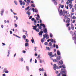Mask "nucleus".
Returning a JSON list of instances; mask_svg holds the SVG:
<instances>
[{
    "mask_svg": "<svg viewBox=\"0 0 76 76\" xmlns=\"http://www.w3.org/2000/svg\"><path fill=\"white\" fill-rule=\"evenodd\" d=\"M43 39H42L41 40V42L42 43H43L45 41V39L46 38V39H48L49 38V36L48 35V34L47 33H45V34H43Z\"/></svg>",
    "mask_w": 76,
    "mask_h": 76,
    "instance_id": "obj_2",
    "label": "nucleus"
},
{
    "mask_svg": "<svg viewBox=\"0 0 76 76\" xmlns=\"http://www.w3.org/2000/svg\"><path fill=\"white\" fill-rule=\"evenodd\" d=\"M53 53L52 52H48V54L49 56H51V58L53 57H54L53 55H52Z\"/></svg>",
    "mask_w": 76,
    "mask_h": 76,
    "instance_id": "obj_6",
    "label": "nucleus"
},
{
    "mask_svg": "<svg viewBox=\"0 0 76 76\" xmlns=\"http://www.w3.org/2000/svg\"><path fill=\"white\" fill-rule=\"evenodd\" d=\"M45 45H47L48 44V42H45Z\"/></svg>",
    "mask_w": 76,
    "mask_h": 76,
    "instance_id": "obj_49",
    "label": "nucleus"
},
{
    "mask_svg": "<svg viewBox=\"0 0 76 76\" xmlns=\"http://www.w3.org/2000/svg\"><path fill=\"white\" fill-rule=\"evenodd\" d=\"M50 36L51 38H52V37H53L52 34L51 33H50Z\"/></svg>",
    "mask_w": 76,
    "mask_h": 76,
    "instance_id": "obj_31",
    "label": "nucleus"
},
{
    "mask_svg": "<svg viewBox=\"0 0 76 76\" xmlns=\"http://www.w3.org/2000/svg\"><path fill=\"white\" fill-rule=\"evenodd\" d=\"M56 48L57 49L58 48V45H56Z\"/></svg>",
    "mask_w": 76,
    "mask_h": 76,
    "instance_id": "obj_50",
    "label": "nucleus"
},
{
    "mask_svg": "<svg viewBox=\"0 0 76 76\" xmlns=\"http://www.w3.org/2000/svg\"><path fill=\"white\" fill-rule=\"evenodd\" d=\"M72 18L73 19H76V17H75V16H74Z\"/></svg>",
    "mask_w": 76,
    "mask_h": 76,
    "instance_id": "obj_39",
    "label": "nucleus"
},
{
    "mask_svg": "<svg viewBox=\"0 0 76 76\" xmlns=\"http://www.w3.org/2000/svg\"><path fill=\"white\" fill-rule=\"evenodd\" d=\"M46 48L48 50H49V51L50 50V48L49 47H47V46H46Z\"/></svg>",
    "mask_w": 76,
    "mask_h": 76,
    "instance_id": "obj_27",
    "label": "nucleus"
},
{
    "mask_svg": "<svg viewBox=\"0 0 76 76\" xmlns=\"http://www.w3.org/2000/svg\"><path fill=\"white\" fill-rule=\"evenodd\" d=\"M51 45H52V43L51 42H50V43H49V46H51Z\"/></svg>",
    "mask_w": 76,
    "mask_h": 76,
    "instance_id": "obj_44",
    "label": "nucleus"
},
{
    "mask_svg": "<svg viewBox=\"0 0 76 76\" xmlns=\"http://www.w3.org/2000/svg\"><path fill=\"white\" fill-rule=\"evenodd\" d=\"M34 12H38V10H37V8H35V9H34Z\"/></svg>",
    "mask_w": 76,
    "mask_h": 76,
    "instance_id": "obj_33",
    "label": "nucleus"
},
{
    "mask_svg": "<svg viewBox=\"0 0 76 76\" xmlns=\"http://www.w3.org/2000/svg\"><path fill=\"white\" fill-rule=\"evenodd\" d=\"M43 33V31H40L39 33V34L40 35H42V33Z\"/></svg>",
    "mask_w": 76,
    "mask_h": 76,
    "instance_id": "obj_16",
    "label": "nucleus"
},
{
    "mask_svg": "<svg viewBox=\"0 0 76 76\" xmlns=\"http://www.w3.org/2000/svg\"><path fill=\"white\" fill-rule=\"evenodd\" d=\"M26 69L27 70V71H28L29 70V68H28V66H26Z\"/></svg>",
    "mask_w": 76,
    "mask_h": 76,
    "instance_id": "obj_38",
    "label": "nucleus"
},
{
    "mask_svg": "<svg viewBox=\"0 0 76 76\" xmlns=\"http://www.w3.org/2000/svg\"><path fill=\"white\" fill-rule=\"evenodd\" d=\"M26 14H28L29 16H30L31 13L29 12H27Z\"/></svg>",
    "mask_w": 76,
    "mask_h": 76,
    "instance_id": "obj_23",
    "label": "nucleus"
},
{
    "mask_svg": "<svg viewBox=\"0 0 76 76\" xmlns=\"http://www.w3.org/2000/svg\"><path fill=\"white\" fill-rule=\"evenodd\" d=\"M66 69H64V71H61L60 72V73L61 74H62L63 75L64 74H66Z\"/></svg>",
    "mask_w": 76,
    "mask_h": 76,
    "instance_id": "obj_5",
    "label": "nucleus"
},
{
    "mask_svg": "<svg viewBox=\"0 0 76 76\" xmlns=\"http://www.w3.org/2000/svg\"><path fill=\"white\" fill-rule=\"evenodd\" d=\"M30 2V0H27V3H29Z\"/></svg>",
    "mask_w": 76,
    "mask_h": 76,
    "instance_id": "obj_43",
    "label": "nucleus"
},
{
    "mask_svg": "<svg viewBox=\"0 0 76 76\" xmlns=\"http://www.w3.org/2000/svg\"><path fill=\"white\" fill-rule=\"evenodd\" d=\"M37 16L38 17L39 19L40 18V17H39V15L37 14Z\"/></svg>",
    "mask_w": 76,
    "mask_h": 76,
    "instance_id": "obj_53",
    "label": "nucleus"
},
{
    "mask_svg": "<svg viewBox=\"0 0 76 76\" xmlns=\"http://www.w3.org/2000/svg\"><path fill=\"white\" fill-rule=\"evenodd\" d=\"M62 76H66V75L65 74H64V75H62Z\"/></svg>",
    "mask_w": 76,
    "mask_h": 76,
    "instance_id": "obj_64",
    "label": "nucleus"
},
{
    "mask_svg": "<svg viewBox=\"0 0 76 76\" xmlns=\"http://www.w3.org/2000/svg\"><path fill=\"white\" fill-rule=\"evenodd\" d=\"M64 18L66 20H67L68 19L67 15V14H66L65 15H64Z\"/></svg>",
    "mask_w": 76,
    "mask_h": 76,
    "instance_id": "obj_15",
    "label": "nucleus"
},
{
    "mask_svg": "<svg viewBox=\"0 0 76 76\" xmlns=\"http://www.w3.org/2000/svg\"><path fill=\"white\" fill-rule=\"evenodd\" d=\"M72 39L73 40L75 39L74 42L75 44H76V36H74V37H72Z\"/></svg>",
    "mask_w": 76,
    "mask_h": 76,
    "instance_id": "obj_9",
    "label": "nucleus"
},
{
    "mask_svg": "<svg viewBox=\"0 0 76 76\" xmlns=\"http://www.w3.org/2000/svg\"><path fill=\"white\" fill-rule=\"evenodd\" d=\"M15 27H17L18 26V25H17V24H15Z\"/></svg>",
    "mask_w": 76,
    "mask_h": 76,
    "instance_id": "obj_51",
    "label": "nucleus"
},
{
    "mask_svg": "<svg viewBox=\"0 0 76 76\" xmlns=\"http://www.w3.org/2000/svg\"><path fill=\"white\" fill-rule=\"evenodd\" d=\"M61 8H63L64 7V5H61Z\"/></svg>",
    "mask_w": 76,
    "mask_h": 76,
    "instance_id": "obj_56",
    "label": "nucleus"
},
{
    "mask_svg": "<svg viewBox=\"0 0 76 76\" xmlns=\"http://www.w3.org/2000/svg\"><path fill=\"white\" fill-rule=\"evenodd\" d=\"M56 59L57 60L59 61L60 59V57L59 56H58Z\"/></svg>",
    "mask_w": 76,
    "mask_h": 76,
    "instance_id": "obj_17",
    "label": "nucleus"
},
{
    "mask_svg": "<svg viewBox=\"0 0 76 76\" xmlns=\"http://www.w3.org/2000/svg\"><path fill=\"white\" fill-rule=\"evenodd\" d=\"M74 34L75 35H76V31H75L74 32Z\"/></svg>",
    "mask_w": 76,
    "mask_h": 76,
    "instance_id": "obj_62",
    "label": "nucleus"
},
{
    "mask_svg": "<svg viewBox=\"0 0 76 76\" xmlns=\"http://www.w3.org/2000/svg\"><path fill=\"white\" fill-rule=\"evenodd\" d=\"M31 41L32 42V43H33L34 41V39H31Z\"/></svg>",
    "mask_w": 76,
    "mask_h": 76,
    "instance_id": "obj_40",
    "label": "nucleus"
},
{
    "mask_svg": "<svg viewBox=\"0 0 76 76\" xmlns=\"http://www.w3.org/2000/svg\"><path fill=\"white\" fill-rule=\"evenodd\" d=\"M40 26H39V29H41V28H42V26H43V27L44 29H45V25L44 24H43V23H40Z\"/></svg>",
    "mask_w": 76,
    "mask_h": 76,
    "instance_id": "obj_3",
    "label": "nucleus"
},
{
    "mask_svg": "<svg viewBox=\"0 0 76 76\" xmlns=\"http://www.w3.org/2000/svg\"><path fill=\"white\" fill-rule=\"evenodd\" d=\"M57 61L56 59H54L53 60V61L54 62H57Z\"/></svg>",
    "mask_w": 76,
    "mask_h": 76,
    "instance_id": "obj_46",
    "label": "nucleus"
},
{
    "mask_svg": "<svg viewBox=\"0 0 76 76\" xmlns=\"http://www.w3.org/2000/svg\"><path fill=\"white\" fill-rule=\"evenodd\" d=\"M59 63L60 65H61L63 64V62L62 60H61V61H59Z\"/></svg>",
    "mask_w": 76,
    "mask_h": 76,
    "instance_id": "obj_19",
    "label": "nucleus"
},
{
    "mask_svg": "<svg viewBox=\"0 0 76 76\" xmlns=\"http://www.w3.org/2000/svg\"><path fill=\"white\" fill-rule=\"evenodd\" d=\"M53 69H54L55 70H56V69H58L59 68V67H58V66H57L56 65V64H54V65H53Z\"/></svg>",
    "mask_w": 76,
    "mask_h": 76,
    "instance_id": "obj_4",
    "label": "nucleus"
},
{
    "mask_svg": "<svg viewBox=\"0 0 76 76\" xmlns=\"http://www.w3.org/2000/svg\"><path fill=\"white\" fill-rule=\"evenodd\" d=\"M71 28L72 30H74V26L73 25H71Z\"/></svg>",
    "mask_w": 76,
    "mask_h": 76,
    "instance_id": "obj_20",
    "label": "nucleus"
},
{
    "mask_svg": "<svg viewBox=\"0 0 76 76\" xmlns=\"http://www.w3.org/2000/svg\"><path fill=\"white\" fill-rule=\"evenodd\" d=\"M54 4L56 5H57V4H58V2L56 1H54Z\"/></svg>",
    "mask_w": 76,
    "mask_h": 76,
    "instance_id": "obj_18",
    "label": "nucleus"
},
{
    "mask_svg": "<svg viewBox=\"0 0 76 76\" xmlns=\"http://www.w3.org/2000/svg\"><path fill=\"white\" fill-rule=\"evenodd\" d=\"M50 42H53V39H50Z\"/></svg>",
    "mask_w": 76,
    "mask_h": 76,
    "instance_id": "obj_45",
    "label": "nucleus"
},
{
    "mask_svg": "<svg viewBox=\"0 0 76 76\" xmlns=\"http://www.w3.org/2000/svg\"><path fill=\"white\" fill-rule=\"evenodd\" d=\"M53 47L54 48H55L56 47V45L55 43H54L53 44Z\"/></svg>",
    "mask_w": 76,
    "mask_h": 76,
    "instance_id": "obj_61",
    "label": "nucleus"
},
{
    "mask_svg": "<svg viewBox=\"0 0 76 76\" xmlns=\"http://www.w3.org/2000/svg\"><path fill=\"white\" fill-rule=\"evenodd\" d=\"M66 4L68 5L69 4H72V1L71 0H69V1H67L66 2Z\"/></svg>",
    "mask_w": 76,
    "mask_h": 76,
    "instance_id": "obj_7",
    "label": "nucleus"
},
{
    "mask_svg": "<svg viewBox=\"0 0 76 76\" xmlns=\"http://www.w3.org/2000/svg\"><path fill=\"white\" fill-rule=\"evenodd\" d=\"M35 30L37 32H39V29L38 28H37V29H35Z\"/></svg>",
    "mask_w": 76,
    "mask_h": 76,
    "instance_id": "obj_32",
    "label": "nucleus"
},
{
    "mask_svg": "<svg viewBox=\"0 0 76 76\" xmlns=\"http://www.w3.org/2000/svg\"><path fill=\"white\" fill-rule=\"evenodd\" d=\"M62 66V67H63V68H64V69H65L66 68L65 66L64 65H63Z\"/></svg>",
    "mask_w": 76,
    "mask_h": 76,
    "instance_id": "obj_36",
    "label": "nucleus"
},
{
    "mask_svg": "<svg viewBox=\"0 0 76 76\" xmlns=\"http://www.w3.org/2000/svg\"><path fill=\"white\" fill-rule=\"evenodd\" d=\"M57 54L59 56L61 55V53L60 52H59V50H57Z\"/></svg>",
    "mask_w": 76,
    "mask_h": 76,
    "instance_id": "obj_14",
    "label": "nucleus"
},
{
    "mask_svg": "<svg viewBox=\"0 0 76 76\" xmlns=\"http://www.w3.org/2000/svg\"><path fill=\"white\" fill-rule=\"evenodd\" d=\"M7 71V69L6 68H5L3 71V73H4L6 71Z\"/></svg>",
    "mask_w": 76,
    "mask_h": 76,
    "instance_id": "obj_26",
    "label": "nucleus"
},
{
    "mask_svg": "<svg viewBox=\"0 0 76 76\" xmlns=\"http://www.w3.org/2000/svg\"><path fill=\"white\" fill-rule=\"evenodd\" d=\"M70 21V18H68L67 19L66 21V23H69Z\"/></svg>",
    "mask_w": 76,
    "mask_h": 76,
    "instance_id": "obj_8",
    "label": "nucleus"
},
{
    "mask_svg": "<svg viewBox=\"0 0 76 76\" xmlns=\"http://www.w3.org/2000/svg\"><path fill=\"white\" fill-rule=\"evenodd\" d=\"M10 50H8V55H7V57L9 56V55H10Z\"/></svg>",
    "mask_w": 76,
    "mask_h": 76,
    "instance_id": "obj_13",
    "label": "nucleus"
},
{
    "mask_svg": "<svg viewBox=\"0 0 76 76\" xmlns=\"http://www.w3.org/2000/svg\"><path fill=\"white\" fill-rule=\"evenodd\" d=\"M14 3L16 5H18V3H17V1H14Z\"/></svg>",
    "mask_w": 76,
    "mask_h": 76,
    "instance_id": "obj_34",
    "label": "nucleus"
},
{
    "mask_svg": "<svg viewBox=\"0 0 76 76\" xmlns=\"http://www.w3.org/2000/svg\"><path fill=\"white\" fill-rule=\"evenodd\" d=\"M5 72L6 73H9V71H6Z\"/></svg>",
    "mask_w": 76,
    "mask_h": 76,
    "instance_id": "obj_57",
    "label": "nucleus"
},
{
    "mask_svg": "<svg viewBox=\"0 0 76 76\" xmlns=\"http://www.w3.org/2000/svg\"><path fill=\"white\" fill-rule=\"evenodd\" d=\"M61 6H62V5L61 4H59V6H58L59 8H60V7Z\"/></svg>",
    "mask_w": 76,
    "mask_h": 76,
    "instance_id": "obj_41",
    "label": "nucleus"
},
{
    "mask_svg": "<svg viewBox=\"0 0 76 76\" xmlns=\"http://www.w3.org/2000/svg\"><path fill=\"white\" fill-rule=\"evenodd\" d=\"M51 40H50V39H49L48 40H47V41L48 42H49Z\"/></svg>",
    "mask_w": 76,
    "mask_h": 76,
    "instance_id": "obj_59",
    "label": "nucleus"
},
{
    "mask_svg": "<svg viewBox=\"0 0 76 76\" xmlns=\"http://www.w3.org/2000/svg\"><path fill=\"white\" fill-rule=\"evenodd\" d=\"M71 28L70 27V26H69L68 27V30L69 31H70L71 30Z\"/></svg>",
    "mask_w": 76,
    "mask_h": 76,
    "instance_id": "obj_42",
    "label": "nucleus"
},
{
    "mask_svg": "<svg viewBox=\"0 0 76 76\" xmlns=\"http://www.w3.org/2000/svg\"><path fill=\"white\" fill-rule=\"evenodd\" d=\"M70 25V24L69 23H67L66 25V27H68Z\"/></svg>",
    "mask_w": 76,
    "mask_h": 76,
    "instance_id": "obj_29",
    "label": "nucleus"
},
{
    "mask_svg": "<svg viewBox=\"0 0 76 76\" xmlns=\"http://www.w3.org/2000/svg\"><path fill=\"white\" fill-rule=\"evenodd\" d=\"M34 18H32V19H31V20L32 21H33L34 20Z\"/></svg>",
    "mask_w": 76,
    "mask_h": 76,
    "instance_id": "obj_58",
    "label": "nucleus"
},
{
    "mask_svg": "<svg viewBox=\"0 0 76 76\" xmlns=\"http://www.w3.org/2000/svg\"><path fill=\"white\" fill-rule=\"evenodd\" d=\"M43 31H44V33H47V29L46 28H45V29H43Z\"/></svg>",
    "mask_w": 76,
    "mask_h": 76,
    "instance_id": "obj_10",
    "label": "nucleus"
},
{
    "mask_svg": "<svg viewBox=\"0 0 76 76\" xmlns=\"http://www.w3.org/2000/svg\"><path fill=\"white\" fill-rule=\"evenodd\" d=\"M40 71H44V69L43 68H42V69H39V70Z\"/></svg>",
    "mask_w": 76,
    "mask_h": 76,
    "instance_id": "obj_35",
    "label": "nucleus"
},
{
    "mask_svg": "<svg viewBox=\"0 0 76 76\" xmlns=\"http://www.w3.org/2000/svg\"><path fill=\"white\" fill-rule=\"evenodd\" d=\"M26 40L27 42H29V41L28 40V39H26Z\"/></svg>",
    "mask_w": 76,
    "mask_h": 76,
    "instance_id": "obj_60",
    "label": "nucleus"
},
{
    "mask_svg": "<svg viewBox=\"0 0 76 76\" xmlns=\"http://www.w3.org/2000/svg\"><path fill=\"white\" fill-rule=\"evenodd\" d=\"M20 4L21 6H22L23 5V2L22 1H21V2H20Z\"/></svg>",
    "mask_w": 76,
    "mask_h": 76,
    "instance_id": "obj_37",
    "label": "nucleus"
},
{
    "mask_svg": "<svg viewBox=\"0 0 76 76\" xmlns=\"http://www.w3.org/2000/svg\"><path fill=\"white\" fill-rule=\"evenodd\" d=\"M29 3L27 2V4H26V7L28 6L29 5Z\"/></svg>",
    "mask_w": 76,
    "mask_h": 76,
    "instance_id": "obj_52",
    "label": "nucleus"
},
{
    "mask_svg": "<svg viewBox=\"0 0 76 76\" xmlns=\"http://www.w3.org/2000/svg\"><path fill=\"white\" fill-rule=\"evenodd\" d=\"M72 12H74V9L73 8H72Z\"/></svg>",
    "mask_w": 76,
    "mask_h": 76,
    "instance_id": "obj_54",
    "label": "nucleus"
},
{
    "mask_svg": "<svg viewBox=\"0 0 76 76\" xmlns=\"http://www.w3.org/2000/svg\"><path fill=\"white\" fill-rule=\"evenodd\" d=\"M61 73H59L57 75V76H61Z\"/></svg>",
    "mask_w": 76,
    "mask_h": 76,
    "instance_id": "obj_47",
    "label": "nucleus"
},
{
    "mask_svg": "<svg viewBox=\"0 0 76 76\" xmlns=\"http://www.w3.org/2000/svg\"><path fill=\"white\" fill-rule=\"evenodd\" d=\"M2 76H6V74H3Z\"/></svg>",
    "mask_w": 76,
    "mask_h": 76,
    "instance_id": "obj_63",
    "label": "nucleus"
},
{
    "mask_svg": "<svg viewBox=\"0 0 76 76\" xmlns=\"http://www.w3.org/2000/svg\"><path fill=\"white\" fill-rule=\"evenodd\" d=\"M30 7L29 6H28L27 7L25 8V10L26 11H28V10L29 9Z\"/></svg>",
    "mask_w": 76,
    "mask_h": 76,
    "instance_id": "obj_22",
    "label": "nucleus"
},
{
    "mask_svg": "<svg viewBox=\"0 0 76 76\" xmlns=\"http://www.w3.org/2000/svg\"><path fill=\"white\" fill-rule=\"evenodd\" d=\"M69 7H70V9H71L73 7V4H69Z\"/></svg>",
    "mask_w": 76,
    "mask_h": 76,
    "instance_id": "obj_12",
    "label": "nucleus"
},
{
    "mask_svg": "<svg viewBox=\"0 0 76 76\" xmlns=\"http://www.w3.org/2000/svg\"><path fill=\"white\" fill-rule=\"evenodd\" d=\"M56 74H58V72L57 71H56Z\"/></svg>",
    "mask_w": 76,
    "mask_h": 76,
    "instance_id": "obj_55",
    "label": "nucleus"
},
{
    "mask_svg": "<svg viewBox=\"0 0 76 76\" xmlns=\"http://www.w3.org/2000/svg\"><path fill=\"white\" fill-rule=\"evenodd\" d=\"M60 8H58V12H59V14L60 16H61L63 15V16H64L65 15V14H67V11H65V10H64L62 11L61 9L59 11Z\"/></svg>",
    "mask_w": 76,
    "mask_h": 76,
    "instance_id": "obj_1",
    "label": "nucleus"
},
{
    "mask_svg": "<svg viewBox=\"0 0 76 76\" xmlns=\"http://www.w3.org/2000/svg\"><path fill=\"white\" fill-rule=\"evenodd\" d=\"M1 15L2 16L3 15V13L4 12V9H3L2 10H1Z\"/></svg>",
    "mask_w": 76,
    "mask_h": 76,
    "instance_id": "obj_11",
    "label": "nucleus"
},
{
    "mask_svg": "<svg viewBox=\"0 0 76 76\" xmlns=\"http://www.w3.org/2000/svg\"><path fill=\"white\" fill-rule=\"evenodd\" d=\"M23 38L24 39H26V36L25 35H23Z\"/></svg>",
    "mask_w": 76,
    "mask_h": 76,
    "instance_id": "obj_28",
    "label": "nucleus"
},
{
    "mask_svg": "<svg viewBox=\"0 0 76 76\" xmlns=\"http://www.w3.org/2000/svg\"><path fill=\"white\" fill-rule=\"evenodd\" d=\"M34 25H35L37 24V21L36 20H34Z\"/></svg>",
    "mask_w": 76,
    "mask_h": 76,
    "instance_id": "obj_21",
    "label": "nucleus"
},
{
    "mask_svg": "<svg viewBox=\"0 0 76 76\" xmlns=\"http://www.w3.org/2000/svg\"><path fill=\"white\" fill-rule=\"evenodd\" d=\"M31 6L33 7H35V4H32Z\"/></svg>",
    "mask_w": 76,
    "mask_h": 76,
    "instance_id": "obj_25",
    "label": "nucleus"
},
{
    "mask_svg": "<svg viewBox=\"0 0 76 76\" xmlns=\"http://www.w3.org/2000/svg\"><path fill=\"white\" fill-rule=\"evenodd\" d=\"M13 35H14V36L16 37H18L19 38H20V37H19V36H18L16 35L15 34H13Z\"/></svg>",
    "mask_w": 76,
    "mask_h": 76,
    "instance_id": "obj_30",
    "label": "nucleus"
},
{
    "mask_svg": "<svg viewBox=\"0 0 76 76\" xmlns=\"http://www.w3.org/2000/svg\"><path fill=\"white\" fill-rule=\"evenodd\" d=\"M25 46L26 47L28 46V43H26Z\"/></svg>",
    "mask_w": 76,
    "mask_h": 76,
    "instance_id": "obj_24",
    "label": "nucleus"
},
{
    "mask_svg": "<svg viewBox=\"0 0 76 76\" xmlns=\"http://www.w3.org/2000/svg\"><path fill=\"white\" fill-rule=\"evenodd\" d=\"M37 27H33V29H34V30H35L37 28Z\"/></svg>",
    "mask_w": 76,
    "mask_h": 76,
    "instance_id": "obj_48",
    "label": "nucleus"
}]
</instances>
